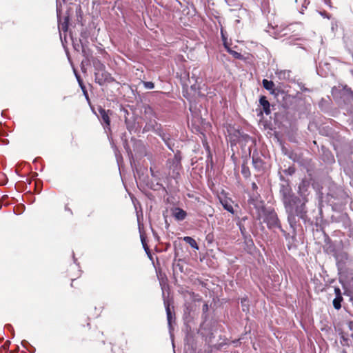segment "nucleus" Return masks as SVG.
I'll return each instance as SVG.
<instances>
[{"label": "nucleus", "instance_id": "f257e3e1", "mask_svg": "<svg viewBox=\"0 0 353 353\" xmlns=\"http://www.w3.org/2000/svg\"><path fill=\"white\" fill-rule=\"evenodd\" d=\"M166 168L169 170L168 174L172 178L167 188L163 187L159 182L153 181L150 177L148 179V181L143 183V185L154 191L162 190L165 192L166 195L164 196L165 210L163 211L165 228L168 232H171L172 234L174 235V231H171V229H175V226L174 225L172 226L171 224L174 221H176V201L175 199L176 190L172 185V180H174L176 183V178L174 176L176 170V156H173L172 159L167 160Z\"/></svg>", "mask_w": 353, "mask_h": 353}, {"label": "nucleus", "instance_id": "f03ea898", "mask_svg": "<svg viewBox=\"0 0 353 353\" xmlns=\"http://www.w3.org/2000/svg\"><path fill=\"white\" fill-rule=\"evenodd\" d=\"M157 276L162 290V297L167 316L168 332L172 342L173 353H176L174 327L176 321V314L174 310L173 296H170V290L167 282V278L165 276L163 277L161 274L159 275L157 274Z\"/></svg>", "mask_w": 353, "mask_h": 353}, {"label": "nucleus", "instance_id": "7ed1b4c3", "mask_svg": "<svg viewBox=\"0 0 353 353\" xmlns=\"http://www.w3.org/2000/svg\"><path fill=\"white\" fill-rule=\"evenodd\" d=\"M307 202L308 198L296 196L289 203L284 205L290 228H294L295 225H297L299 219L302 220L304 223L310 222L306 205Z\"/></svg>", "mask_w": 353, "mask_h": 353}, {"label": "nucleus", "instance_id": "20e7f679", "mask_svg": "<svg viewBox=\"0 0 353 353\" xmlns=\"http://www.w3.org/2000/svg\"><path fill=\"white\" fill-rule=\"evenodd\" d=\"M248 202L256 210V219L257 220L262 219L269 230L282 228L278 215L273 208H265L263 202L258 196L251 197Z\"/></svg>", "mask_w": 353, "mask_h": 353}, {"label": "nucleus", "instance_id": "39448f33", "mask_svg": "<svg viewBox=\"0 0 353 353\" xmlns=\"http://www.w3.org/2000/svg\"><path fill=\"white\" fill-rule=\"evenodd\" d=\"M128 158L136 181L139 180L141 183L148 181V168L143 164L144 160L141 156H128Z\"/></svg>", "mask_w": 353, "mask_h": 353}, {"label": "nucleus", "instance_id": "423d86ee", "mask_svg": "<svg viewBox=\"0 0 353 353\" xmlns=\"http://www.w3.org/2000/svg\"><path fill=\"white\" fill-rule=\"evenodd\" d=\"M93 64L95 69L94 79L97 83L100 85H103L105 83L114 81V79L112 77L110 73L105 70L104 64L99 60L94 61Z\"/></svg>", "mask_w": 353, "mask_h": 353}, {"label": "nucleus", "instance_id": "0eeeda50", "mask_svg": "<svg viewBox=\"0 0 353 353\" xmlns=\"http://www.w3.org/2000/svg\"><path fill=\"white\" fill-rule=\"evenodd\" d=\"M279 193L283 205L289 203L291 199L296 196V195L292 193L291 188L287 183L280 185Z\"/></svg>", "mask_w": 353, "mask_h": 353}, {"label": "nucleus", "instance_id": "6e6552de", "mask_svg": "<svg viewBox=\"0 0 353 353\" xmlns=\"http://www.w3.org/2000/svg\"><path fill=\"white\" fill-rule=\"evenodd\" d=\"M290 229L292 230V234L290 233H288L283 228L280 229V231L282 232L287 241V246L288 250L296 248L297 225H295L294 228H290Z\"/></svg>", "mask_w": 353, "mask_h": 353}, {"label": "nucleus", "instance_id": "1a4fd4ad", "mask_svg": "<svg viewBox=\"0 0 353 353\" xmlns=\"http://www.w3.org/2000/svg\"><path fill=\"white\" fill-rule=\"evenodd\" d=\"M310 183L307 179H304L301 181V182L299 183V187H298L299 188L298 194L300 195L299 197L307 198V196L309 194L308 189L310 188Z\"/></svg>", "mask_w": 353, "mask_h": 353}, {"label": "nucleus", "instance_id": "9d476101", "mask_svg": "<svg viewBox=\"0 0 353 353\" xmlns=\"http://www.w3.org/2000/svg\"><path fill=\"white\" fill-rule=\"evenodd\" d=\"M328 72H331L330 64L326 62L320 63L317 68V72L322 77H325L328 74Z\"/></svg>", "mask_w": 353, "mask_h": 353}, {"label": "nucleus", "instance_id": "9b49d317", "mask_svg": "<svg viewBox=\"0 0 353 353\" xmlns=\"http://www.w3.org/2000/svg\"><path fill=\"white\" fill-rule=\"evenodd\" d=\"M249 157H252V164L256 170L260 171L264 168L265 163L260 156H249Z\"/></svg>", "mask_w": 353, "mask_h": 353}, {"label": "nucleus", "instance_id": "f8f14e48", "mask_svg": "<svg viewBox=\"0 0 353 353\" xmlns=\"http://www.w3.org/2000/svg\"><path fill=\"white\" fill-rule=\"evenodd\" d=\"M99 112L101 117V121L105 124L106 127L110 125V119L109 117L110 110H105L102 108H99Z\"/></svg>", "mask_w": 353, "mask_h": 353}, {"label": "nucleus", "instance_id": "ddd939ff", "mask_svg": "<svg viewBox=\"0 0 353 353\" xmlns=\"http://www.w3.org/2000/svg\"><path fill=\"white\" fill-rule=\"evenodd\" d=\"M259 103L262 106L263 110L266 115H268L271 113L270 104L267 100L266 97L261 96L259 99Z\"/></svg>", "mask_w": 353, "mask_h": 353}, {"label": "nucleus", "instance_id": "4468645a", "mask_svg": "<svg viewBox=\"0 0 353 353\" xmlns=\"http://www.w3.org/2000/svg\"><path fill=\"white\" fill-rule=\"evenodd\" d=\"M233 133L231 132L230 130H228V137L229 140L231 142V145L235 144L239 140L240 137L241 136V132L239 130H232Z\"/></svg>", "mask_w": 353, "mask_h": 353}, {"label": "nucleus", "instance_id": "2eb2a0df", "mask_svg": "<svg viewBox=\"0 0 353 353\" xmlns=\"http://www.w3.org/2000/svg\"><path fill=\"white\" fill-rule=\"evenodd\" d=\"M134 148V152L135 153H143L145 152V146L143 142L140 140H132Z\"/></svg>", "mask_w": 353, "mask_h": 353}, {"label": "nucleus", "instance_id": "dca6fc26", "mask_svg": "<svg viewBox=\"0 0 353 353\" xmlns=\"http://www.w3.org/2000/svg\"><path fill=\"white\" fill-rule=\"evenodd\" d=\"M263 88L270 91V94H276V90L274 89V83L272 81L263 79L262 81Z\"/></svg>", "mask_w": 353, "mask_h": 353}, {"label": "nucleus", "instance_id": "f3484780", "mask_svg": "<svg viewBox=\"0 0 353 353\" xmlns=\"http://www.w3.org/2000/svg\"><path fill=\"white\" fill-rule=\"evenodd\" d=\"M276 75L279 80L288 81L290 79L291 71L288 70H279L276 72Z\"/></svg>", "mask_w": 353, "mask_h": 353}, {"label": "nucleus", "instance_id": "a211bd4d", "mask_svg": "<svg viewBox=\"0 0 353 353\" xmlns=\"http://www.w3.org/2000/svg\"><path fill=\"white\" fill-rule=\"evenodd\" d=\"M247 219V217L245 216L243 218H242L238 223H237V225L239 226V230L241 231V233L242 234V236H243L244 239H247L248 237H250V236L248 234L247 231H246V229L244 227V225H243L242 222L243 221H245V220Z\"/></svg>", "mask_w": 353, "mask_h": 353}, {"label": "nucleus", "instance_id": "6ab92c4d", "mask_svg": "<svg viewBox=\"0 0 353 353\" xmlns=\"http://www.w3.org/2000/svg\"><path fill=\"white\" fill-rule=\"evenodd\" d=\"M179 79L183 87L188 86V82L190 81L189 72L184 71L180 74Z\"/></svg>", "mask_w": 353, "mask_h": 353}, {"label": "nucleus", "instance_id": "aec40b11", "mask_svg": "<svg viewBox=\"0 0 353 353\" xmlns=\"http://www.w3.org/2000/svg\"><path fill=\"white\" fill-rule=\"evenodd\" d=\"M183 239L186 243L189 244L191 248L195 250H199V246L193 238L190 236H185L183 238Z\"/></svg>", "mask_w": 353, "mask_h": 353}, {"label": "nucleus", "instance_id": "412c9836", "mask_svg": "<svg viewBox=\"0 0 353 353\" xmlns=\"http://www.w3.org/2000/svg\"><path fill=\"white\" fill-rule=\"evenodd\" d=\"M21 344L30 353H34L36 352L35 347L33 345H32L28 341L25 339L22 340Z\"/></svg>", "mask_w": 353, "mask_h": 353}, {"label": "nucleus", "instance_id": "4be33fe9", "mask_svg": "<svg viewBox=\"0 0 353 353\" xmlns=\"http://www.w3.org/2000/svg\"><path fill=\"white\" fill-rule=\"evenodd\" d=\"M224 47L226 49L227 52L230 53L231 55H232L236 59H241L242 57V55L241 53L237 52L233 50H232L229 46L228 43L224 42Z\"/></svg>", "mask_w": 353, "mask_h": 353}, {"label": "nucleus", "instance_id": "5701e85b", "mask_svg": "<svg viewBox=\"0 0 353 353\" xmlns=\"http://www.w3.org/2000/svg\"><path fill=\"white\" fill-rule=\"evenodd\" d=\"M289 157L294 162H297L299 164H300L301 166H303L307 170H308V166L307 163H305L303 162L302 157L303 156H289Z\"/></svg>", "mask_w": 353, "mask_h": 353}, {"label": "nucleus", "instance_id": "b1692460", "mask_svg": "<svg viewBox=\"0 0 353 353\" xmlns=\"http://www.w3.org/2000/svg\"><path fill=\"white\" fill-rule=\"evenodd\" d=\"M343 301V297L341 294L336 296V297L333 300V306L336 310H339L341 307V302Z\"/></svg>", "mask_w": 353, "mask_h": 353}, {"label": "nucleus", "instance_id": "393cba45", "mask_svg": "<svg viewBox=\"0 0 353 353\" xmlns=\"http://www.w3.org/2000/svg\"><path fill=\"white\" fill-rule=\"evenodd\" d=\"M295 3L297 4V7L299 4L301 5V8L299 10V12L301 14H303L304 8H306L310 3L307 0H295Z\"/></svg>", "mask_w": 353, "mask_h": 353}, {"label": "nucleus", "instance_id": "a878e982", "mask_svg": "<svg viewBox=\"0 0 353 353\" xmlns=\"http://www.w3.org/2000/svg\"><path fill=\"white\" fill-rule=\"evenodd\" d=\"M43 181L41 179H37L34 181V192L37 194H40L42 191Z\"/></svg>", "mask_w": 353, "mask_h": 353}, {"label": "nucleus", "instance_id": "bb28decb", "mask_svg": "<svg viewBox=\"0 0 353 353\" xmlns=\"http://www.w3.org/2000/svg\"><path fill=\"white\" fill-rule=\"evenodd\" d=\"M139 231H140V238H141V243H142V245H143V248L144 249L145 251H148V250H149V247H148V245L146 243V237L145 236V235L143 234H142L141 232L140 224H139Z\"/></svg>", "mask_w": 353, "mask_h": 353}, {"label": "nucleus", "instance_id": "cd10ccee", "mask_svg": "<svg viewBox=\"0 0 353 353\" xmlns=\"http://www.w3.org/2000/svg\"><path fill=\"white\" fill-rule=\"evenodd\" d=\"M221 204L223 208L230 213H234L232 205L228 201H221Z\"/></svg>", "mask_w": 353, "mask_h": 353}, {"label": "nucleus", "instance_id": "c85d7f7f", "mask_svg": "<svg viewBox=\"0 0 353 353\" xmlns=\"http://www.w3.org/2000/svg\"><path fill=\"white\" fill-rule=\"evenodd\" d=\"M172 239V244H173V251H174V256H173V269H174V264L176 261V240L173 239V236L171 237Z\"/></svg>", "mask_w": 353, "mask_h": 353}, {"label": "nucleus", "instance_id": "c756f323", "mask_svg": "<svg viewBox=\"0 0 353 353\" xmlns=\"http://www.w3.org/2000/svg\"><path fill=\"white\" fill-rule=\"evenodd\" d=\"M241 307L243 312H248L249 311V305H248V300L246 298H243L241 299Z\"/></svg>", "mask_w": 353, "mask_h": 353}, {"label": "nucleus", "instance_id": "7c9ffc66", "mask_svg": "<svg viewBox=\"0 0 353 353\" xmlns=\"http://www.w3.org/2000/svg\"><path fill=\"white\" fill-rule=\"evenodd\" d=\"M187 213L183 209L178 208V221H182L185 219Z\"/></svg>", "mask_w": 353, "mask_h": 353}, {"label": "nucleus", "instance_id": "2f4dec72", "mask_svg": "<svg viewBox=\"0 0 353 353\" xmlns=\"http://www.w3.org/2000/svg\"><path fill=\"white\" fill-rule=\"evenodd\" d=\"M78 81H79V83L85 96V97L87 98V99L88 100L89 98H88V92H87V90H86V88L85 87V85L83 84V82L81 80H80V79L78 77Z\"/></svg>", "mask_w": 353, "mask_h": 353}, {"label": "nucleus", "instance_id": "473e14b6", "mask_svg": "<svg viewBox=\"0 0 353 353\" xmlns=\"http://www.w3.org/2000/svg\"><path fill=\"white\" fill-rule=\"evenodd\" d=\"M143 85L147 89H153L154 88V84L152 81H143Z\"/></svg>", "mask_w": 353, "mask_h": 353}, {"label": "nucleus", "instance_id": "72a5a7b5", "mask_svg": "<svg viewBox=\"0 0 353 353\" xmlns=\"http://www.w3.org/2000/svg\"><path fill=\"white\" fill-rule=\"evenodd\" d=\"M116 157V161L119 167V170L121 171V168L122 167V163H123V156H115Z\"/></svg>", "mask_w": 353, "mask_h": 353}, {"label": "nucleus", "instance_id": "f704fd0d", "mask_svg": "<svg viewBox=\"0 0 353 353\" xmlns=\"http://www.w3.org/2000/svg\"><path fill=\"white\" fill-rule=\"evenodd\" d=\"M72 259H73L74 266H76L78 268V271L79 272V276H80L81 274V270L79 269L80 268L79 263H77V259L75 257L74 252H72Z\"/></svg>", "mask_w": 353, "mask_h": 353}, {"label": "nucleus", "instance_id": "c9c22d12", "mask_svg": "<svg viewBox=\"0 0 353 353\" xmlns=\"http://www.w3.org/2000/svg\"><path fill=\"white\" fill-rule=\"evenodd\" d=\"M5 328L6 330H8L9 332H10L11 333V335H12V338H14V328L12 326V325L10 324H6L5 325Z\"/></svg>", "mask_w": 353, "mask_h": 353}, {"label": "nucleus", "instance_id": "e433bc0d", "mask_svg": "<svg viewBox=\"0 0 353 353\" xmlns=\"http://www.w3.org/2000/svg\"><path fill=\"white\" fill-rule=\"evenodd\" d=\"M26 196L27 201H28L30 203H33L35 201V197L31 193L27 194Z\"/></svg>", "mask_w": 353, "mask_h": 353}, {"label": "nucleus", "instance_id": "4c0bfd02", "mask_svg": "<svg viewBox=\"0 0 353 353\" xmlns=\"http://www.w3.org/2000/svg\"><path fill=\"white\" fill-rule=\"evenodd\" d=\"M285 173L292 175L295 172V169L293 167H289L288 169L284 170Z\"/></svg>", "mask_w": 353, "mask_h": 353}, {"label": "nucleus", "instance_id": "58836bf2", "mask_svg": "<svg viewBox=\"0 0 353 353\" xmlns=\"http://www.w3.org/2000/svg\"><path fill=\"white\" fill-rule=\"evenodd\" d=\"M68 18L65 19V21L61 24V29L63 31H67L68 30Z\"/></svg>", "mask_w": 353, "mask_h": 353}, {"label": "nucleus", "instance_id": "ea45409f", "mask_svg": "<svg viewBox=\"0 0 353 353\" xmlns=\"http://www.w3.org/2000/svg\"><path fill=\"white\" fill-rule=\"evenodd\" d=\"M221 37H222V40H223V42H226L227 43V37L225 36V32H224V30H223V28H221Z\"/></svg>", "mask_w": 353, "mask_h": 353}, {"label": "nucleus", "instance_id": "a19ab883", "mask_svg": "<svg viewBox=\"0 0 353 353\" xmlns=\"http://www.w3.org/2000/svg\"><path fill=\"white\" fill-rule=\"evenodd\" d=\"M320 14L324 18L330 19V15L327 14L326 12H320Z\"/></svg>", "mask_w": 353, "mask_h": 353}, {"label": "nucleus", "instance_id": "79ce46f5", "mask_svg": "<svg viewBox=\"0 0 353 353\" xmlns=\"http://www.w3.org/2000/svg\"><path fill=\"white\" fill-rule=\"evenodd\" d=\"M209 310L208 305L207 303L203 304V313H206Z\"/></svg>", "mask_w": 353, "mask_h": 353}, {"label": "nucleus", "instance_id": "37998d69", "mask_svg": "<svg viewBox=\"0 0 353 353\" xmlns=\"http://www.w3.org/2000/svg\"><path fill=\"white\" fill-rule=\"evenodd\" d=\"M348 328L353 332V321H350L347 323Z\"/></svg>", "mask_w": 353, "mask_h": 353}, {"label": "nucleus", "instance_id": "c03bdc74", "mask_svg": "<svg viewBox=\"0 0 353 353\" xmlns=\"http://www.w3.org/2000/svg\"><path fill=\"white\" fill-rule=\"evenodd\" d=\"M145 252H146V254H147V255H148V258H149L150 260H152V254H151L150 250H148V251H145Z\"/></svg>", "mask_w": 353, "mask_h": 353}, {"label": "nucleus", "instance_id": "a18cd8bd", "mask_svg": "<svg viewBox=\"0 0 353 353\" xmlns=\"http://www.w3.org/2000/svg\"><path fill=\"white\" fill-rule=\"evenodd\" d=\"M10 341H7L4 343V345H3V347H4L5 349H8V347H9V345H10Z\"/></svg>", "mask_w": 353, "mask_h": 353}, {"label": "nucleus", "instance_id": "49530a36", "mask_svg": "<svg viewBox=\"0 0 353 353\" xmlns=\"http://www.w3.org/2000/svg\"><path fill=\"white\" fill-rule=\"evenodd\" d=\"M40 161H41V158L40 157H37L35 159H34L33 163L40 162Z\"/></svg>", "mask_w": 353, "mask_h": 353}, {"label": "nucleus", "instance_id": "de8ad7c7", "mask_svg": "<svg viewBox=\"0 0 353 353\" xmlns=\"http://www.w3.org/2000/svg\"><path fill=\"white\" fill-rule=\"evenodd\" d=\"M252 188L253 190H256L258 188L256 183H254V182L252 183Z\"/></svg>", "mask_w": 353, "mask_h": 353}, {"label": "nucleus", "instance_id": "09e8293b", "mask_svg": "<svg viewBox=\"0 0 353 353\" xmlns=\"http://www.w3.org/2000/svg\"><path fill=\"white\" fill-rule=\"evenodd\" d=\"M166 145H168V147L172 150V152H174V150L172 148H171L170 146V143L169 142V141H165Z\"/></svg>", "mask_w": 353, "mask_h": 353}, {"label": "nucleus", "instance_id": "8fccbe9b", "mask_svg": "<svg viewBox=\"0 0 353 353\" xmlns=\"http://www.w3.org/2000/svg\"><path fill=\"white\" fill-rule=\"evenodd\" d=\"M150 172H151V175H152V177H154V178L157 177V175L154 173V170H153V169L152 168H150Z\"/></svg>", "mask_w": 353, "mask_h": 353}, {"label": "nucleus", "instance_id": "3c124183", "mask_svg": "<svg viewBox=\"0 0 353 353\" xmlns=\"http://www.w3.org/2000/svg\"><path fill=\"white\" fill-rule=\"evenodd\" d=\"M150 172H151V175H152V177H154V178L157 177V175L154 173V170H153V169L152 168H150Z\"/></svg>", "mask_w": 353, "mask_h": 353}, {"label": "nucleus", "instance_id": "603ef678", "mask_svg": "<svg viewBox=\"0 0 353 353\" xmlns=\"http://www.w3.org/2000/svg\"><path fill=\"white\" fill-rule=\"evenodd\" d=\"M334 290H335V293H336V296L341 294V290L339 288H335Z\"/></svg>", "mask_w": 353, "mask_h": 353}, {"label": "nucleus", "instance_id": "864d4df0", "mask_svg": "<svg viewBox=\"0 0 353 353\" xmlns=\"http://www.w3.org/2000/svg\"><path fill=\"white\" fill-rule=\"evenodd\" d=\"M65 211L69 212L70 214H72L71 209H70L68 206L65 207Z\"/></svg>", "mask_w": 353, "mask_h": 353}, {"label": "nucleus", "instance_id": "5fc2aeb1", "mask_svg": "<svg viewBox=\"0 0 353 353\" xmlns=\"http://www.w3.org/2000/svg\"><path fill=\"white\" fill-rule=\"evenodd\" d=\"M325 3H326L327 5H328L329 6H331V5H330V3H331L330 0H325Z\"/></svg>", "mask_w": 353, "mask_h": 353}, {"label": "nucleus", "instance_id": "6e6d98bb", "mask_svg": "<svg viewBox=\"0 0 353 353\" xmlns=\"http://www.w3.org/2000/svg\"><path fill=\"white\" fill-rule=\"evenodd\" d=\"M173 276H174V279H175V281H177V279H176V277H175L174 269H173Z\"/></svg>", "mask_w": 353, "mask_h": 353}, {"label": "nucleus", "instance_id": "4d7b16f0", "mask_svg": "<svg viewBox=\"0 0 353 353\" xmlns=\"http://www.w3.org/2000/svg\"><path fill=\"white\" fill-rule=\"evenodd\" d=\"M6 197H8V196H7V195H3V196H2V199H5Z\"/></svg>", "mask_w": 353, "mask_h": 353}, {"label": "nucleus", "instance_id": "13d9d810", "mask_svg": "<svg viewBox=\"0 0 353 353\" xmlns=\"http://www.w3.org/2000/svg\"><path fill=\"white\" fill-rule=\"evenodd\" d=\"M231 157H232V158L233 161H235V159L234 158V155H232Z\"/></svg>", "mask_w": 353, "mask_h": 353}, {"label": "nucleus", "instance_id": "bf43d9fd", "mask_svg": "<svg viewBox=\"0 0 353 353\" xmlns=\"http://www.w3.org/2000/svg\"><path fill=\"white\" fill-rule=\"evenodd\" d=\"M128 152V154H132V152L130 151V152Z\"/></svg>", "mask_w": 353, "mask_h": 353}, {"label": "nucleus", "instance_id": "052dcab7", "mask_svg": "<svg viewBox=\"0 0 353 353\" xmlns=\"http://www.w3.org/2000/svg\"><path fill=\"white\" fill-rule=\"evenodd\" d=\"M2 208V204L0 203V210Z\"/></svg>", "mask_w": 353, "mask_h": 353}, {"label": "nucleus", "instance_id": "680f3d73", "mask_svg": "<svg viewBox=\"0 0 353 353\" xmlns=\"http://www.w3.org/2000/svg\"><path fill=\"white\" fill-rule=\"evenodd\" d=\"M236 23H239V22H240V21H239V19H236Z\"/></svg>", "mask_w": 353, "mask_h": 353}, {"label": "nucleus", "instance_id": "e2e57ef3", "mask_svg": "<svg viewBox=\"0 0 353 353\" xmlns=\"http://www.w3.org/2000/svg\"><path fill=\"white\" fill-rule=\"evenodd\" d=\"M177 3L181 6V3L179 1H177Z\"/></svg>", "mask_w": 353, "mask_h": 353}, {"label": "nucleus", "instance_id": "0e129e2a", "mask_svg": "<svg viewBox=\"0 0 353 353\" xmlns=\"http://www.w3.org/2000/svg\"><path fill=\"white\" fill-rule=\"evenodd\" d=\"M82 48H83L82 52H85V50H84V49H83V46H82Z\"/></svg>", "mask_w": 353, "mask_h": 353}, {"label": "nucleus", "instance_id": "69168bd1", "mask_svg": "<svg viewBox=\"0 0 353 353\" xmlns=\"http://www.w3.org/2000/svg\"><path fill=\"white\" fill-rule=\"evenodd\" d=\"M20 177L24 178L25 176L23 175H20Z\"/></svg>", "mask_w": 353, "mask_h": 353}, {"label": "nucleus", "instance_id": "338daca9", "mask_svg": "<svg viewBox=\"0 0 353 353\" xmlns=\"http://www.w3.org/2000/svg\"><path fill=\"white\" fill-rule=\"evenodd\" d=\"M351 337H352V339H353V333L351 334Z\"/></svg>", "mask_w": 353, "mask_h": 353}]
</instances>
